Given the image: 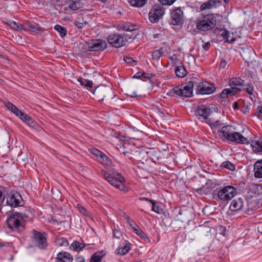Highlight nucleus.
I'll use <instances>...</instances> for the list:
<instances>
[{
	"label": "nucleus",
	"instance_id": "nucleus-1",
	"mask_svg": "<svg viewBox=\"0 0 262 262\" xmlns=\"http://www.w3.org/2000/svg\"><path fill=\"white\" fill-rule=\"evenodd\" d=\"M234 128L231 125L223 126L221 130L220 136L221 139L238 144L248 143V139L241 133L234 131Z\"/></svg>",
	"mask_w": 262,
	"mask_h": 262
},
{
	"label": "nucleus",
	"instance_id": "nucleus-2",
	"mask_svg": "<svg viewBox=\"0 0 262 262\" xmlns=\"http://www.w3.org/2000/svg\"><path fill=\"white\" fill-rule=\"evenodd\" d=\"M196 84L195 77L192 76L185 83L176 86L170 92V95L172 96L178 95L181 97H190L192 96L193 89Z\"/></svg>",
	"mask_w": 262,
	"mask_h": 262
},
{
	"label": "nucleus",
	"instance_id": "nucleus-3",
	"mask_svg": "<svg viewBox=\"0 0 262 262\" xmlns=\"http://www.w3.org/2000/svg\"><path fill=\"white\" fill-rule=\"evenodd\" d=\"M28 220V217L25 214L15 212L8 219L7 223L11 230L20 233L25 230V223Z\"/></svg>",
	"mask_w": 262,
	"mask_h": 262
},
{
	"label": "nucleus",
	"instance_id": "nucleus-4",
	"mask_svg": "<svg viewBox=\"0 0 262 262\" xmlns=\"http://www.w3.org/2000/svg\"><path fill=\"white\" fill-rule=\"evenodd\" d=\"M101 173L104 179L112 186L124 192L128 191V188L124 184L125 179L120 173L114 172L110 173L104 170H102Z\"/></svg>",
	"mask_w": 262,
	"mask_h": 262
},
{
	"label": "nucleus",
	"instance_id": "nucleus-5",
	"mask_svg": "<svg viewBox=\"0 0 262 262\" xmlns=\"http://www.w3.org/2000/svg\"><path fill=\"white\" fill-rule=\"evenodd\" d=\"M230 88L224 89L220 94L221 98L226 99L229 97L235 95L238 92H242V90L237 86H243L245 85V80L239 77H232L228 82Z\"/></svg>",
	"mask_w": 262,
	"mask_h": 262
},
{
	"label": "nucleus",
	"instance_id": "nucleus-6",
	"mask_svg": "<svg viewBox=\"0 0 262 262\" xmlns=\"http://www.w3.org/2000/svg\"><path fill=\"white\" fill-rule=\"evenodd\" d=\"M217 17H219V15L216 14L204 15L201 20L196 21V29L206 32L214 28L216 26Z\"/></svg>",
	"mask_w": 262,
	"mask_h": 262
},
{
	"label": "nucleus",
	"instance_id": "nucleus-7",
	"mask_svg": "<svg viewBox=\"0 0 262 262\" xmlns=\"http://www.w3.org/2000/svg\"><path fill=\"white\" fill-rule=\"evenodd\" d=\"M95 99L102 102L105 99H112L114 94L112 89L105 85L97 86L94 91Z\"/></svg>",
	"mask_w": 262,
	"mask_h": 262
},
{
	"label": "nucleus",
	"instance_id": "nucleus-8",
	"mask_svg": "<svg viewBox=\"0 0 262 262\" xmlns=\"http://www.w3.org/2000/svg\"><path fill=\"white\" fill-rule=\"evenodd\" d=\"M195 87L196 94L209 95L215 92L216 88L214 83L201 82L196 77H195Z\"/></svg>",
	"mask_w": 262,
	"mask_h": 262
},
{
	"label": "nucleus",
	"instance_id": "nucleus-9",
	"mask_svg": "<svg viewBox=\"0 0 262 262\" xmlns=\"http://www.w3.org/2000/svg\"><path fill=\"white\" fill-rule=\"evenodd\" d=\"M33 236L32 241L34 245L40 250L46 249L48 245L46 234L33 230Z\"/></svg>",
	"mask_w": 262,
	"mask_h": 262
},
{
	"label": "nucleus",
	"instance_id": "nucleus-10",
	"mask_svg": "<svg viewBox=\"0 0 262 262\" xmlns=\"http://www.w3.org/2000/svg\"><path fill=\"white\" fill-rule=\"evenodd\" d=\"M236 194V189L231 185L226 186L221 189L217 192V198L223 201L231 200Z\"/></svg>",
	"mask_w": 262,
	"mask_h": 262
},
{
	"label": "nucleus",
	"instance_id": "nucleus-11",
	"mask_svg": "<svg viewBox=\"0 0 262 262\" xmlns=\"http://www.w3.org/2000/svg\"><path fill=\"white\" fill-rule=\"evenodd\" d=\"M6 205L11 207H17L23 205V199L17 192L10 191L6 195Z\"/></svg>",
	"mask_w": 262,
	"mask_h": 262
},
{
	"label": "nucleus",
	"instance_id": "nucleus-12",
	"mask_svg": "<svg viewBox=\"0 0 262 262\" xmlns=\"http://www.w3.org/2000/svg\"><path fill=\"white\" fill-rule=\"evenodd\" d=\"M107 40L113 47L117 48L125 46L128 42V40L124 35L117 33L110 35L107 37Z\"/></svg>",
	"mask_w": 262,
	"mask_h": 262
},
{
	"label": "nucleus",
	"instance_id": "nucleus-13",
	"mask_svg": "<svg viewBox=\"0 0 262 262\" xmlns=\"http://www.w3.org/2000/svg\"><path fill=\"white\" fill-rule=\"evenodd\" d=\"M87 43L88 50L90 51H102L107 48L106 42L100 39L91 40Z\"/></svg>",
	"mask_w": 262,
	"mask_h": 262
},
{
	"label": "nucleus",
	"instance_id": "nucleus-14",
	"mask_svg": "<svg viewBox=\"0 0 262 262\" xmlns=\"http://www.w3.org/2000/svg\"><path fill=\"white\" fill-rule=\"evenodd\" d=\"M164 13V9L159 5H155L149 13V19L151 23H157Z\"/></svg>",
	"mask_w": 262,
	"mask_h": 262
},
{
	"label": "nucleus",
	"instance_id": "nucleus-15",
	"mask_svg": "<svg viewBox=\"0 0 262 262\" xmlns=\"http://www.w3.org/2000/svg\"><path fill=\"white\" fill-rule=\"evenodd\" d=\"M212 113V111L208 106L204 105H199L195 111V115L202 122H206L208 117Z\"/></svg>",
	"mask_w": 262,
	"mask_h": 262
},
{
	"label": "nucleus",
	"instance_id": "nucleus-16",
	"mask_svg": "<svg viewBox=\"0 0 262 262\" xmlns=\"http://www.w3.org/2000/svg\"><path fill=\"white\" fill-rule=\"evenodd\" d=\"M171 24L180 25L183 22V12L181 7L173 9L171 12Z\"/></svg>",
	"mask_w": 262,
	"mask_h": 262
},
{
	"label": "nucleus",
	"instance_id": "nucleus-17",
	"mask_svg": "<svg viewBox=\"0 0 262 262\" xmlns=\"http://www.w3.org/2000/svg\"><path fill=\"white\" fill-rule=\"evenodd\" d=\"M55 261L56 262H72L73 257L70 253L61 251L57 254Z\"/></svg>",
	"mask_w": 262,
	"mask_h": 262
},
{
	"label": "nucleus",
	"instance_id": "nucleus-18",
	"mask_svg": "<svg viewBox=\"0 0 262 262\" xmlns=\"http://www.w3.org/2000/svg\"><path fill=\"white\" fill-rule=\"evenodd\" d=\"M89 151L90 154L95 156L101 162L110 160V158L105 154L96 148H90L89 149Z\"/></svg>",
	"mask_w": 262,
	"mask_h": 262
},
{
	"label": "nucleus",
	"instance_id": "nucleus-19",
	"mask_svg": "<svg viewBox=\"0 0 262 262\" xmlns=\"http://www.w3.org/2000/svg\"><path fill=\"white\" fill-rule=\"evenodd\" d=\"M129 245V242L125 240L124 243H123L122 245H120L117 249V253L120 255H125L130 249Z\"/></svg>",
	"mask_w": 262,
	"mask_h": 262
},
{
	"label": "nucleus",
	"instance_id": "nucleus-20",
	"mask_svg": "<svg viewBox=\"0 0 262 262\" xmlns=\"http://www.w3.org/2000/svg\"><path fill=\"white\" fill-rule=\"evenodd\" d=\"M244 202L242 198L234 199L231 203L230 208L232 211H237L241 210L243 206Z\"/></svg>",
	"mask_w": 262,
	"mask_h": 262
},
{
	"label": "nucleus",
	"instance_id": "nucleus-21",
	"mask_svg": "<svg viewBox=\"0 0 262 262\" xmlns=\"http://www.w3.org/2000/svg\"><path fill=\"white\" fill-rule=\"evenodd\" d=\"M25 30H28L29 31L40 33L41 32V29L39 26V25L34 22H28L25 24Z\"/></svg>",
	"mask_w": 262,
	"mask_h": 262
},
{
	"label": "nucleus",
	"instance_id": "nucleus-22",
	"mask_svg": "<svg viewBox=\"0 0 262 262\" xmlns=\"http://www.w3.org/2000/svg\"><path fill=\"white\" fill-rule=\"evenodd\" d=\"M254 176L256 178H262V159L256 161L254 165Z\"/></svg>",
	"mask_w": 262,
	"mask_h": 262
},
{
	"label": "nucleus",
	"instance_id": "nucleus-23",
	"mask_svg": "<svg viewBox=\"0 0 262 262\" xmlns=\"http://www.w3.org/2000/svg\"><path fill=\"white\" fill-rule=\"evenodd\" d=\"M219 3L220 2L216 0H209L201 4L200 6V9L201 11H203L206 9H211L212 8L215 7L216 4Z\"/></svg>",
	"mask_w": 262,
	"mask_h": 262
},
{
	"label": "nucleus",
	"instance_id": "nucleus-24",
	"mask_svg": "<svg viewBox=\"0 0 262 262\" xmlns=\"http://www.w3.org/2000/svg\"><path fill=\"white\" fill-rule=\"evenodd\" d=\"M252 147L255 152L262 153V137L252 142Z\"/></svg>",
	"mask_w": 262,
	"mask_h": 262
},
{
	"label": "nucleus",
	"instance_id": "nucleus-25",
	"mask_svg": "<svg viewBox=\"0 0 262 262\" xmlns=\"http://www.w3.org/2000/svg\"><path fill=\"white\" fill-rule=\"evenodd\" d=\"M186 69L183 64L176 67L175 73L176 76L179 78H183L187 74Z\"/></svg>",
	"mask_w": 262,
	"mask_h": 262
},
{
	"label": "nucleus",
	"instance_id": "nucleus-26",
	"mask_svg": "<svg viewBox=\"0 0 262 262\" xmlns=\"http://www.w3.org/2000/svg\"><path fill=\"white\" fill-rule=\"evenodd\" d=\"M136 26L130 25V23H122L118 25L119 30H122L126 31H133L136 29Z\"/></svg>",
	"mask_w": 262,
	"mask_h": 262
},
{
	"label": "nucleus",
	"instance_id": "nucleus-27",
	"mask_svg": "<svg viewBox=\"0 0 262 262\" xmlns=\"http://www.w3.org/2000/svg\"><path fill=\"white\" fill-rule=\"evenodd\" d=\"M85 247V244L74 241L71 245L70 248L72 249L74 251H80L83 249Z\"/></svg>",
	"mask_w": 262,
	"mask_h": 262
},
{
	"label": "nucleus",
	"instance_id": "nucleus-28",
	"mask_svg": "<svg viewBox=\"0 0 262 262\" xmlns=\"http://www.w3.org/2000/svg\"><path fill=\"white\" fill-rule=\"evenodd\" d=\"M221 35L223 36V38L226 40V42L227 43H233L236 40L235 37H233L231 39H229L230 34L229 31L227 30H224L222 33Z\"/></svg>",
	"mask_w": 262,
	"mask_h": 262
},
{
	"label": "nucleus",
	"instance_id": "nucleus-29",
	"mask_svg": "<svg viewBox=\"0 0 262 262\" xmlns=\"http://www.w3.org/2000/svg\"><path fill=\"white\" fill-rule=\"evenodd\" d=\"M104 255L103 251L96 252L92 255L90 262H101L102 258Z\"/></svg>",
	"mask_w": 262,
	"mask_h": 262
},
{
	"label": "nucleus",
	"instance_id": "nucleus-30",
	"mask_svg": "<svg viewBox=\"0 0 262 262\" xmlns=\"http://www.w3.org/2000/svg\"><path fill=\"white\" fill-rule=\"evenodd\" d=\"M128 1L132 6L141 7L146 4L147 0H128Z\"/></svg>",
	"mask_w": 262,
	"mask_h": 262
},
{
	"label": "nucleus",
	"instance_id": "nucleus-31",
	"mask_svg": "<svg viewBox=\"0 0 262 262\" xmlns=\"http://www.w3.org/2000/svg\"><path fill=\"white\" fill-rule=\"evenodd\" d=\"M78 82L80 83V84L82 86L86 87L88 88H92L93 83L92 81L84 79L80 77L78 79Z\"/></svg>",
	"mask_w": 262,
	"mask_h": 262
},
{
	"label": "nucleus",
	"instance_id": "nucleus-32",
	"mask_svg": "<svg viewBox=\"0 0 262 262\" xmlns=\"http://www.w3.org/2000/svg\"><path fill=\"white\" fill-rule=\"evenodd\" d=\"M54 29L59 33L61 37H63L67 35V31L66 28L59 25H55Z\"/></svg>",
	"mask_w": 262,
	"mask_h": 262
},
{
	"label": "nucleus",
	"instance_id": "nucleus-33",
	"mask_svg": "<svg viewBox=\"0 0 262 262\" xmlns=\"http://www.w3.org/2000/svg\"><path fill=\"white\" fill-rule=\"evenodd\" d=\"M221 167L228 169L231 171H234L235 170V165L229 161L222 163Z\"/></svg>",
	"mask_w": 262,
	"mask_h": 262
},
{
	"label": "nucleus",
	"instance_id": "nucleus-34",
	"mask_svg": "<svg viewBox=\"0 0 262 262\" xmlns=\"http://www.w3.org/2000/svg\"><path fill=\"white\" fill-rule=\"evenodd\" d=\"M56 244L58 246H68L69 243L67 239L64 237H59L55 241Z\"/></svg>",
	"mask_w": 262,
	"mask_h": 262
},
{
	"label": "nucleus",
	"instance_id": "nucleus-35",
	"mask_svg": "<svg viewBox=\"0 0 262 262\" xmlns=\"http://www.w3.org/2000/svg\"><path fill=\"white\" fill-rule=\"evenodd\" d=\"M134 232L136 233L138 235H139L142 239H147L148 240V238L146 236V234L144 233V232L140 228V227L138 226L136 228L134 227Z\"/></svg>",
	"mask_w": 262,
	"mask_h": 262
},
{
	"label": "nucleus",
	"instance_id": "nucleus-36",
	"mask_svg": "<svg viewBox=\"0 0 262 262\" xmlns=\"http://www.w3.org/2000/svg\"><path fill=\"white\" fill-rule=\"evenodd\" d=\"M7 24L9 25L12 29H14L16 30H18L19 29H21V28L23 27V26L21 24L17 23L15 21L12 20H9L7 23Z\"/></svg>",
	"mask_w": 262,
	"mask_h": 262
},
{
	"label": "nucleus",
	"instance_id": "nucleus-37",
	"mask_svg": "<svg viewBox=\"0 0 262 262\" xmlns=\"http://www.w3.org/2000/svg\"><path fill=\"white\" fill-rule=\"evenodd\" d=\"M82 5L81 1L77 2L76 3H71L69 6V8L72 10H77L82 8Z\"/></svg>",
	"mask_w": 262,
	"mask_h": 262
},
{
	"label": "nucleus",
	"instance_id": "nucleus-38",
	"mask_svg": "<svg viewBox=\"0 0 262 262\" xmlns=\"http://www.w3.org/2000/svg\"><path fill=\"white\" fill-rule=\"evenodd\" d=\"M247 88L243 89V91L250 95L253 94L254 86L253 84L250 82L246 84Z\"/></svg>",
	"mask_w": 262,
	"mask_h": 262
},
{
	"label": "nucleus",
	"instance_id": "nucleus-39",
	"mask_svg": "<svg viewBox=\"0 0 262 262\" xmlns=\"http://www.w3.org/2000/svg\"><path fill=\"white\" fill-rule=\"evenodd\" d=\"M162 55V52L160 50H157L153 52L152 57L153 59L159 60Z\"/></svg>",
	"mask_w": 262,
	"mask_h": 262
},
{
	"label": "nucleus",
	"instance_id": "nucleus-40",
	"mask_svg": "<svg viewBox=\"0 0 262 262\" xmlns=\"http://www.w3.org/2000/svg\"><path fill=\"white\" fill-rule=\"evenodd\" d=\"M53 4L57 6H64L68 4V0H51Z\"/></svg>",
	"mask_w": 262,
	"mask_h": 262
},
{
	"label": "nucleus",
	"instance_id": "nucleus-41",
	"mask_svg": "<svg viewBox=\"0 0 262 262\" xmlns=\"http://www.w3.org/2000/svg\"><path fill=\"white\" fill-rule=\"evenodd\" d=\"M4 104L8 110L12 112H13L16 107L15 105L9 101H4Z\"/></svg>",
	"mask_w": 262,
	"mask_h": 262
},
{
	"label": "nucleus",
	"instance_id": "nucleus-42",
	"mask_svg": "<svg viewBox=\"0 0 262 262\" xmlns=\"http://www.w3.org/2000/svg\"><path fill=\"white\" fill-rule=\"evenodd\" d=\"M253 116H256L259 119H262V106H258L256 109V112L253 114Z\"/></svg>",
	"mask_w": 262,
	"mask_h": 262
},
{
	"label": "nucleus",
	"instance_id": "nucleus-43",
	"mask_svg": "<svg viewBox=\"0 0 262 262\" xmlns=\"http://www.w3.org/2000/svg\"><path fill=\"white\" fill-rule=\"evenodd\" d=\"M195 191L199 194H206L208 192L207 189L204 186L194 189Z\"/></svg>",
	"mask_w": 262,
	"mask_h": 262
},
{
	"label": "nucleus",
	"instance_id": "nucleus-44",
	"mask_svg": "<svg viewBox=\"0 0 262 262\" xmlns=\"http://www.w3.org/2000/svg\"><path fill=\"white\" fill-rule=\"evenodd\" d=\"M77 208H78L79 210L80 211L81 213H82V214L86 216L89 215V211L84 207L81 206L79 204H78Z\"/></svg>",
	"mask_w": 262,
	"mask_h": 262
},
{
	"label": "nucleus",
	"instance_id": "nucleus-45",
	"mask_svg": "<svg viewBox=\"0 0 262 262\" xmlns=\"http://www.w3.org/2000/svg\"><path fill=\"white\" fill-rule=\"evenodd\" d=\"M150 203L152 204L151 210L158 214L160 213V208L159 206L156 205V202L153 201H150Z\"/></svg>",
	"mask_w": 262,
	"mask_h": 262
},
{
	"label": "nucleus",
	"instance_id": "nucleus-46",
	"mask_svg": "<svg viewBox=\"0 0 262 262\" xmlns=\"http://www.w3.org/2000/svg\"><path fill=\"white\" fill-rule=\"evenodd\" d=\"M5 198L6 195L4 194L1 190H0V212H1L2 206L4 203Z\"/></svg>",
	"mask_w": 262,
	"mask_h": 262
},
{
	"label": "nucleus",
	"instance_id": "nucleus-47",
	"mask_svg": "<svg viewBox=\"0 0 262 262\" xmlns=\"http://www.w3.org/2000/svg\"><path fill=\"white\" fill-rule=\"evenodd\" d=\"M176 0H158V1L163 5H171Z\"/></svg>",
	"mask_w": 262,
	"mask_h": 262
},
{
	"label": "nucleus",
	"instance_id": "nucleus-48",
	"mask_svg": "<svg viewBox=\"0 0 262 262\" xmlns=\"http://www.w3.org/2000/svg\"><path fill=\"white\" fill-rule=\"evenodd\" d=\"M113 236L116 238H120L122 235L121 232L116 229H113Z\"/></svg>",
	"mask_w": 262,
	"mask_h": 262
},
{
	"label": "nucleus",
	"instance_id": "nucleus-49",
	"mask_svg": "<svg viewBox=\"0 0 262 262\" xmlns=\"http://www.w3.org/2000/svg\"><path fill=\"white\" fill-rule=\"evenodd\" d=\"M77 20L80 21L82 24L85 26L86 25H88L89 21L85 18V17L83 16H80L77 18Z\"/></svg>",
	"mask_w": 262,
	"mask_h": 262
},
{
	"label": "nucleus",
	"instance_id": "nucleus-50",
	"mask_svg": "<svg viewBox=\"0 0 262 262\" xmlns=\"http://www.w3.org/2000/svg\"><path fill=\"white\" fill-rule=\"evenodd\" d=\"M223 124L219 120L216 121L213 123H211V127H219L223 125Z\"/></svg>",
	"mask_w": 262,
	"mask_h": 262
},
{
	"label": "nucleus",
	"instance_id": "nucleus-51",
	"mask_svg": "<svg viewBox=\"0 0 262 262\" xmlns=\"http://www.w3.org/2000/svg\"><path fill=\"white\" fill-rule=\"evenodd\" d=\"M74 25L78 29H81L84 27H85L82 23H81L80 21H78L77 20H75L74 23Z\"/></svg>",
	"mask_w": 262,
	"mask_h": 262
},
{
	"label": "nucleus",
	"instance_id": "nucleus-52",
	"mask_svg": "<svg viewBox=\"0 0 262 262\" xmlns=\"http://www.w3.org/2000/svg\"><path fill=\"white\" fill-rule=\"evenodd\" d=\"M28 118L29 119V120H28L27 122H26V123H27L28 125H29L30 126H32V127L35 126L36 125L35 121L34 120H33L30 117H29Z\"/></svg>",
	"mask_w": 262,
	"mask_h": 262
},
{
	"label": "nucleus",
	"instance_id": "nucleus-53",
	"mask_svg": "<svg viewBox=\"0 0 262 262\" xmlns=\"http://www.w3.org/2000/svg\"><path fill=\"white\" fill-rule=\"evenodd\" d=\"M205 184L208 188H212L214 185V182L211 180H208Z\"/></svg>",
	"mask_w": 262,
	"mask_h": 262
},
{
	"label": "nucleus",
	"instance_id": "nucleus-54",
	"mask_svg": "<svg viewBox=\"0 0 262 262\" xmlns=\"http://www.w3.org/2000/svg\"><path fill=\"white\" fill-rule=\"evenodd\" d=\"M211 46V44L210 42L208 41L207 42H205L203 45L202 47L205 51H208Z\"/></svg>",
	"mask_w": 262,
	"mask_h": 262
},
{
	"label": "nucleus",
	"instance_id": "nucleus-55",
	"mask_svg": "<svg viewBox=\"0 0 262 262\" xmlns=\"http://www.w3.org/2000/svg\"><path fill=\"white\" fill-rule=\"evenodd\" d=\"M172 63L177 67L178 66H179L180 65H182L183 64L182 60L179 59V58H178L176 61H174L173 62H172Z\"/></svg>",
	"mask_w": 262,
	"mask_h": 262
},
{
	"label": "nucleus",
	"instance_id": "nucleus-56",
	"mask_svg": "<svg viewBox=\"0 0 262 262\" xmlns=\"http://www.w3.org/2000/svg\"><path fill=\"white\" fill-rule=\"evenodd\" d=\"M227 64V61L225 59H222L220 64V68H225Z\"/></svg>",
	"mask_w": 262,
	"mask_h": 262
},
{
	"label": "nucleus",
	"instance_id": "nucleus-57",
	"mask_svg": "<svg viewBox=\"0 0 262 262\" xmlns=\"http://www.w3.org/2000/svg\"><path fill=\"white\" fill-rule=\"evenodd\" d=\"M124 60L125 61V62L127 63H131L133 62H136L135 60H134L132 57H125L124 58Z\"/></svg>",
	"mask_w": 262,
	"mask_h": 262
},
{
	"label": "nucleus",
	"instance_id": "nucleus-58",
	"mask_svg": "<svg viewBox=\"0 0 262 262\" xmlns=\"http://www.w3.org/2000/svg\"><path fill=\"white\" fill-rule=\"evenodd\" d=\"M76 262H85V259L82 256H78L75 258Z\"/></svg>",
	"mask_w": 262,
	"mask_h": 262
},
{
	"label": "nucleus",
	"instance_id": "nucleus-59",
	"mask_svg": "<svg viewBox=\"0 0 262 262\" xmlns=\"http://www.w3.org/2000/svg\"><path fill=\"white\" fill-rule=\"evenodd\" d=\"M29 117V116L28 115H27L26 114L24 113V115L22 116V117H21V120L23 122L26 123V122H27L28 120H29V119L28 118Z\"/></svg>",
	"mask_w": 262,
	"mask_h": 262
},
{
	"label": "nucleus",
	"instance_id": "nucleus-60",
	"mask_svg": "<svg viewBox=\"0 0 262 262\" xmlns=\"http://www.w3.org/2000/svg\"><path fill=\"white\" fill-rule=\"evenodd\" d=\"M29 117V116L28 115H27L26 114L24 113V115L22 116V117H21V120L23 122L26 123V122H27L28 120H29V119L28 118Z\"/></svg>",
	"mask_w": 262,
	"mask_h": 262
},
{
	"label": "nucleus",
	"instance_id": "nucleus-61",
	"mask_svg": "<svg viewBox=\"0 0 262 262\" xmlns=\"http://www.w3.org/2000/svg\"><path fill=\"white\" fill-rule=\"evenodd\" d=\"M29 117V116L28 115H27L26 114L24 113V115L22 116V117H21V120L23 122L26 123V122H27L28 120H29V119L28 118Z\"/></svg>",
	"mask_w": 262,
	"mask_h": 262
},
{
	"label": "nucleus",
	"instance_id": "nucleus-62",
	"mask_svg": "<svg viewBox=\"0 0 262 262\" xmlns=\"http://www.w3.org/2000/svg\"><path fill=\"white\" fill-rule=\"evenodd\" d=\"M163 35L161 33H156L153 35L154 39H161Z\"/></svg>",
	"mask_w": 262,
	"mask_h": 262
},
{
	"label": "nucleus",
	"instance_id": "nucleus-63",
	"mask_svg": "<svg viewBox=\"0 0 262 262\" xmlns=\"http://www.w3.org/2000/svg\"><path fill=\"white\" fill-rule=\"evenodd\" d=\"M128 224L130 225V226L132 227L133 230H134V227L136 228V227L138 226L137 224L133 220H131L130 221V223H128Z\"/></svg>",
	"mask_w": 262,
	"mask_h": 262
},
{
	"label": "nucleus",
	"instance_id": "nucleus-64",
	"mask_svg": "<svg viewBox=\"0 0 262 262\" xmlns=\"http://www.w3.org/2000/svg\"><path fill=\"white\" fill-rule=\"evenodd\" d=\"M241 111L245 114H246L249 112V108L248 106H243L241 109Z\"/></svg>",
	"mask_w": 262,
	"mask_h": 262
}]
</instances>
